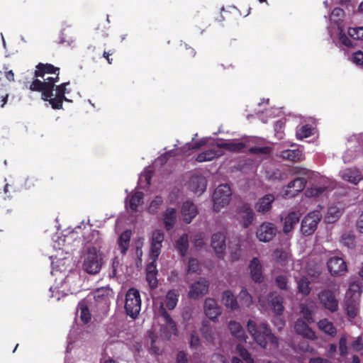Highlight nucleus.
Segmentation results:
<instances>
[{
    "label": "nucleus",
    "mask_w": 363,
    "mask_h": 363,
    "mask_svg": "<svg viewBox=\"0 0 363 363\" xmlns=\"http://www.w3.org/2000/svg\"><path fill=\"white\" fill-rule=\"evenodd\" d=\"M268 298L270 306L275 314L277 315H281L284 310L283 306L284 298L276 292H272L269 294Z\"/></svg>",
    "instance_id": "obj_25"
},
{
    "label": "nucleus",
    "mask_w": 363,
    "mask_h": 363,
    "mask_svg": "<svg viewBox=\"0 0 363 363\" xmlns=\"http://www.w3.org/2000/svg\"><path fill=\"white\" fill-rule=\"evenodd\" d=\"M58 82L57 77H48L42 82L38 79H35L30 84L29 89L33 91L41 92V98L46 101L48 98L53 96L55 84Z\"/></svg>",
    "instance_id": "obj_5"
},
{
    "label": "nucleus",
    "mask_w": 363,
    "mask_h": 363,
    "mask_svg": "<svg viewBox=\"0 0 363 363\" xmlns=\"http://www.w3.org/2000/svg\"><path fill=\"white\" fill-rule=\"evenodd\" d=\"M249 267L252 280L257 283L262 282L264 277L262 275V267L259 260L257 257H254L251 260Z\"/></svg>",
    "instance_id": "obj_24"
},
{
    "label": "nucleus",
    "mask_w": 363,
    "mask_h": 363,
    "mask_svg": "<svg viewBox=\"0 0 363 363\" xmlns=\"http://www.w3.org/2000/svg\"><path fill=\"white\" fill-rule=\"evenodd\" d=\"M177 156V152L175 150H170L169 152H165L162 155L160 156V165H162L167 163L171 158H174Z\"/></svg>",
    "instance_id": "obj_55"
},
{
    "label": "nucleus",
    "mask_w": 363,
    "mask_h": 363,
    "mask_svg": "<svg viewBox=\"0 0 363 363\" xmlns=\"http://www.w3.org/2000/svg\"><path fill=\"white\" fill-rule=\"evenodd\" d=\"M69 84V82H64L60 84V85L55 86L54 90H55V96L50 98H48L46 101H48L51 105L53 109H61L62 108V104L65 101H68V99L65 97V94L67 93V85Z\"/></svg>",
    "instance_id": "obj_9"
},
{
    "label": "nucleus",
    "mask_w": 363,
    "mask_h": 363,
    "mask_svg": "<svg viewBox=\"0 0 363 363\" xmlns=\"http://www.w3.org/2000/svg\"><path fill=\"white\" fill-rule=\"evenodd\" d=\"M301 313L303 315V319L308 323H313V312L315 308V305L313 301L306 302L301 304Z\"/></svg>",
    "instance_id": "obj_32"
},
{
    "label": "nucleus",
    "mask_w": 363,
    "mask_h": 363,
    "mask_svg": "<svg viewBox=\"0 0 363 363\" xmlns=\"http://www.w3.org/2000/svg\"><path fill=\"white\" fill-rule=\"evenodd\" d=\"M326 190L325 186H313L311 189H307L306 194L307 196H318Z\"/></svg>",
    "instance_id": "obj_52"
},
{
    "label": "nucleus",
    "mask_w": 363,
    "mask_h": 363,
    "mask_svg": "<svg viewBox=\"0 0 363 363\" xmlns=\"http://www.w3.org/2000/svg\"><path fill=\"white\" fill-rule=\"evenodd\" d=\"M340 174L342 179L353 184H357L363 179L362 173L355 167L345 169Z\"/></svg>",
    "instance_id": "obj_21"
},
{
    "label": "nucleus",
    "mask_w": 363,
    "mask_h": 363,
    "mask_svg": "<svg viewBox=\"0 0 363 363\" xmlns=\"http://www.w3.org/2000/svg\"><path fill=\"white\" fill-rule=\"evenodd\" d=\"M200 269L199 261L195 258H191L188 264L189 272H197Z\"/></svg>",
    "instance_id": "obj_57"
},
{
    "label": "nucleus",
    "mask_w": 363,
    "mask_h": 363,
    "mask_svg": "<svg viewBox=\"0 0 363 363\" xmlns=\"http://www.w3.org/2000/svg\"><path fill=\"white\" fill-rule=\"evenodd\" d=\"M295 279L297 284L298 292L303 296L309 295L311 288L308 279L305 276H301L300 277H296Z\"/></svg>",
    "instance_id": "obj_35"
},
{
    "label": "nucleus",
    "mask_w": 363,
    "mask_h": 363,
    "mask_svg": "<svg viewBox=\"0 0 363 363\" xmlns=\"http://www.w3.org/2000/svg\"><path fill=\"white\" fill-rule=\"evenodd\" d=\"M349 35L354 40H363V26L358 28H350Z\"/></svg>",
    "instance_id": "obj_51"
},
{
    "label": "nucleus",
    "mask_w": 363,
    "mask_h": 363,
    "mask_svg": "<svg viewBox=\"0 0 363 363\" xmlns=\"http://www.w3.org/2000/svg\"><path fill=\"white\" fill-rule=\"evenodd\" d=\"M223 155L221 152H218L214 150H208L203 152L200 153L197 157L196 161L199 162H203L206 161H211L213 159Z\"/></svg>",
    "instance_id": "obj_46"
},
{
    "label": "nucleus",
    "mask_w": 363,
    "mask_h": 363,
    "mask_svg": "<svg viewBox=\"0 0 363 363\" xmlns=\"http://www.w3.org/2000/svg\"><path fill=\"white\" fill-rule=\"evenodd\" d=\"M216 146L218 148L225 149L230 152H240L245 147V144L242 142L229 141L218 143Z\"/></svg>",
    "instance_id": "obj_34"
},
{
    "label": "nucleus",
    "mask_w": 363,
    "mask_h": 363,
    "mask_svg": "<svg viewBox=\"0 0 363 363\" xmlns=\"http://www.w3.org/2000/svg\"><path fill=\"white\" fill-rule=\"evenodd\" d=\"M102 264V257L97 249L89 247L84 257L83 270L89 274H96L100 272Z\"/></svg>",
    "instance_id": "obj_3"
},
{
    "label": "nucleus",
    "mask_w": 363,
    "mask_h": 363,
    "mask_svg": "<svg viewBox=\"0 0 363 363\" xmlns=\"http://www.w3.org/2000/svg\"><path fill=\"white\" fill-rule=\"evenodd\" d=\"M241 304L245 307H250L252 303V298L246 289H242L239 294Z\"/></svg>",
    "instance_id": "obj_49"
},
{
    "label": "nucleus",
    "mask_w": 363,
    "mask_h": 363,
    "mask_svg": "<svg viewBox=\"0 0 363 363\" xmlns=\"http://www.w3.org/2000/svg\"><path fill=\"white\" fill-rule=\"evenodd\" d=\"M301 152L299 150H286L280 152L279 156L284 159L292 162H297L301 160Z\"/></svg>",
    "instance_id": "obj_43"
},
{
    "label": "nucleus",
    "mask_w": 363,
    "mask_h": 363,
    "mask_svg": "<svg viewBox=\"0 0 363 363\" xmlns=\"http://www.w3.org/2000/svg\"><path fill=\"white\" fill-rule=\"evenodd\" d=\"M159 211V201H157V197L155 198L150 204L147 212L150 214H157Z\"/></svg>",
    "instance_id": "obj_60"
},
{
    "label": "nucleus",
    "mask_w": 363,
    "mask_h": 363,
    "mask_svg": "<svg viewBox=\"0 0 363 363\" xmlns=\"http://www.w3.org/2000/svg\"><path fill=\"white\" fill-rule=\"evenodd\" d=\"M306 169L299 167H293L288 169L285 172H280L277 170V172L274 173L276 175V178H278L280 180L286 179L289 177V175H295V174H306Z\"/></svg>",
    "instance_id": "obj_39"
},
{
    "label": "nucleus",
    "mask_w": 363,
    "mask_h": 363,
    "mask_svg": "<svg viewBox=\"0 0 363 363\" xmlns=\"http://www.w3.org/2000/svg\"><path fill=\"white\" fill-rule=\"evenodd\" d=\"M309 323L303 318H298L294 323V331L305 338L315 340L316 338L315 332L308 326Z\"/></svg>",
    "instance_id": "obj_15"
},
{
    "label": "nucleus",
    "mask_w": 363,
    "mask_h": 363,
    "mask_svg": "<svg viewBox=\"0 0 363 363\" xmlns=\"http://www.w3.org/2000/svg\"><path fill=\"white\" fill-rule=\"evenodd\" d=\"M353 350L355 351H360L363 349V343L361 337H357V340H354L351 345Z\"/></svg>",
    "instance_id": "obj_64"
},
{
    "label": "nucleus",
    "mask_w": 363,
    "mask_h": 363,
    "mask_svg": "<svg viewBox=\"0 0 363 363\" xmlns=\"http://www.w3.org/2000/svg\"><path fill=\"white\" fill-rule=\"evenodd\" d=\"M207 182L204 177L193 176L189 180V188L195 194L201 195L206 189Z\"/></svg>",
    "instance_id": "obj_23"
},
{
    "label": "nucleus",
    "mask_w": 363,
    "mask_h": 363,
    "mask_svg": "<svg viewBox=\"0 0 363 363\" xmlns=\"http://www.w3.org/2000/svg\"><path fill=\"white\" fill-rule=\"evenodd\" d=\"M143 199V193L141 191H135L127 197L125 206L130 208L132 211L136 212L138 211V207L141 203Z\"/></svg>",
    "instance_id": "obj_27"
},
{
    "label": "nucleus",
    "mask_w": 363,
    "mask_h": 363,
    "mask_svg": "<svg viewBox=\"0 0 363 363\" xmlns=\"http://www.w3.org/2000/svg\"><path fill=\"white\" fill-rule=\"evenodd\" d=\"M318 298L320 305L331 313L338 310L339 302L333 291L330 289H324L319 292Z\"/></svg>",
    "instance_id": "obj_8"
},
{
    "label": "nucleus",
    "mask_w": 363,
    "mask_h": 363,
    "mask_svg": "<svg viewBox=\"0 0 363 363\" xmlns=\"http://www.w3.org/2000/svg\"><path fill=\"white\" fill-rule=\"evenodd\" d=\"M362 284L359 281H353L350 286L346 294L347 298L359 299L362 293Z\"/></svg>",
    "instance_id": "obj_41"
},
{
    "label": "nucleus",
    "mask_w": 363,
    "mask_h": 363,
    "mask_svg": "<svg viewBox=\"0 0 363 363\" xmlns=\"http://www.w3.org/2000/svg\"><path fill=\"white\" fill-rule=\"evenodd\" d=\"M152 175L153 172L151 170H145L140 177V181L143 182L144 180L147 185H150Z\"/></svg>",
    "instance_id": "obj_61"
},
{
    "label": "nucleus",
    "mask_w": 363,
    "mask_h": 363,
    "mask_svg": "<svg viewBox=\"0 0 363 363\" xmlns=\"http://www.w3.org/2000/svg\"><path fill=\"white\" fill-rule=\"evenodd\" d=\"M132 235L130 230L123 231L118 240V248L122 255H125L129 247V244Z\"/></svg>",
    "instance_id": "obj_33"
},
{
    "label": "nucleus",
    "mask_w": 363,
    "mask_h": 363,
    "mask_svg": "<svg viewBox=\"0 0 363 363\" xmlns=\"http://www.w3.org/2000/svg\"><path fill=\"white\" fill-rule=\"evenodd\" d=\"M204 312L206 315L213 321H216L222 311L216 301L211 298H207L204 302Z\"/></svg>",
    "instance_id": "obj_17"
},
{
    "label": "nucleus",
    "mask_w": 363,
    "mask_h": 363,
    "mask_svg": "<svg viewBox=\"0 0 363 363\" xmlns=\"http://www.w3.org/2000/svg\"><path fill=\"white\" fill-rule=\"evenodd\" d=\"M300 214L298 212L289 213L284 220L283 231L284 233L291 232L294 226L299 222Z\"/></svg>",
    "instance_id": "obj_29"
},
{
    "label": "nucleus",
    "mask_w": 363,
    "mask_h": 363,
    "mask_svg": "<svg viewBox=\"0 0 363 363\" xmlns=\"http://www.w3.org/2000/svg\"><path fill=\"white\" fill-rule=\"evenodd\" d=\"M146 344L148 347V351L151 354H155L156 356L159 354L158 335L156 333L152 330L148 332Z\"/></svg>",
    "instance_id": "obj_30"
},
{
    "label": "nucleus",
    "mask_w": 363,
    "mask_h": 363,
    "mask_svg": "<svg viewBox=\"0 0 363 363\" xmlns=\"http://www.w3.org/2000/svg\"><path fill=\"white\" fill-rule=\"evenodd\" d=\"M358 301L359 299L347 298L345 306L349 317L354 318L357 315L359 305Z\"/></svg>",
    "instance_id": "obj_42"
},
{
    "label": "nucleus",
    "mask_w": 363,
    "mask_h": 363,
    "mask_svg": "<svg viewBox=\"0 0 363 363\" xmlns=\"http://www.w3.org/2000/svg\"><path fill=\"white\" fill-rule=\"evenodd\" d=\"M342 214V208L337 206H330L328 208L327 213L325 216V221L327 223H334L340 218Z\"/></svg>",
    "instance_id": "obj_38"
},
{
    "label": "nucleus",
    "mask_w": 363,
    "mask_h": 363,
    "mask_svg": "<svg viewBox=\"0 0 363 363\" xmlns=\"http://www.w3.org/2000/svg\"><path fill=\"white\" fill-rule=\"evenodd\" d=\"M202 337L206 339V341L211 343H213L215 340V334L213 332V330L207 320H203L202 322V325L200 329Z\"/></svg>",
    "instance_id": "obj_40"
},
{
    "label": "nucleus",
    "mask_w": 363,
    "mask_h": 363,
    "mask_svg": "<svg viewBox=\"0 0 363 363\" xmlns=\"http://www.w3.org/2000/svg\"><path fill=\"white\" fill-rule=\"evenodd\" d=\"M160 317H162L165 321L164 331L161 335L162 337L164 340H169L172 335H177V329L175 323L172 319L170 315L167 313L163 304H160Z\"/></svg>",
    "instance_id": "obj_11"
},
{
    "label": "nucleus",
    "mask_w": 363,
    "mask_h": 363,
    "mask_svg": "<svg viewBox=\"0 0 363 363\" xmlns=\"http://www.w3.org/2000/svg\"><path fill=\"white\" fill-rule=\"evenodd\" d=\"M352 61L358 65H363V52L361 51L356 52L352 56Z\"/></svg>",
    "instance_id": "obj_62"
},
{
    "label": "nucleus",
    "mask_w": 363,
    "mask_h": 363,
    "mask_svg": "<svg viewBox=\"0 0 363 363\" xmlns=\"http://www.w3.org/2000/svg\"><path fill=\"white\" fill-rule=\"evenodd\" d=\"M312 134V129L308 125H303L297 133V136L300 138H307Z\"/></svg>",
    "instance_id": "obj_59"
},
{
    "label": "nucleus",
    "mask_w": 363,
    "mask_h": 363,
    "mask_svg": "<svg viewBox=\"0 0 363 363\" xmlns=\"http://www.w3.org/2000/svg\"><path fill=\"white\" fill-rule=\"evenodd\" d=\"M274 199V196L272 194L264 195L255 203V208L256 211L263 214L269 212L272 208V204Z\"/></svg>",
    "instance_id": "obj_22"
},
{
    "label": "nucleus",
    "mask_w": 363,
    "mask_h": 363,
    "mask_svg": "<svg viewBox=\"0 0 363 363\" xmlns=\"http://www.w3.org/2000/svg\"><path fill=\"white\" fill-rule=\"evenodd\" d=\"M208 281L204 278H200L199 280L191 286L189 295L191 298L196 299L207 294L208 291Z\"/></svg>",
    "instance_id": "obj_19"
},
{
    "label": "nucleus",
    "mask_w": 363,
    "mask_h": 363,
    "mask_svg": "<svg viewBox=\"0 0 363 363\" xmlns=\"http://www.w3.org/2000/svg\"><path fill=\"white\" fill-rule=\"evenodd\" d=\"M77 310L80 313V318L84 323H87L91 318V315L89 309L88 301L86 299L80 301L77 306Z\"/></svg>",
    "instance_id": "obj_37"
},
{
    "label": "nucleus",
    "mask_w": 363,
    "mask_h": 363,
    "mask_svg": "<svg viewBox=\"0 0 363 363\" xmlns=\"http://www.w3.org/2000/svg\"><path fill=\"white\" fill-rule=\"evenodd\" d=\"M271 152V148L267 146L264 147H252L250 149V152L255 155H268Z\"/></svg>",
    "instance_id": "obj_53"
},
{
    "label": "nucleus",
    "mask_w": 363,
    "mask_h": 363,
    "mask_svg": "<svg viewBox=\"0 0 363 363\" xmlns=\"http://www.w3.org/2000/svg\"><path fill=\"white\" fill-rule=\"evenodd\" d=\"M318 326L321 330L328 335H335L336 334V329L333 324L326 319L320 320L318 323Z\"/></svg>",
    "instance_id": "obj_47"
},
{
    "label": "nucleus",
    "mask_w": 363,
    "mask_h": 363,
    "mask_svg": "<svg viewBox=\"0 0 363 363\" xmlns=\"http://www.w3.org/2000/svg\"><path fill=\"white\" fill-rule=\"evenodd\" d=\"M177 220V210L168 208L163 214V223L167 230L173 229Z\"/></svg>",
    "instance_id": "obj_26"
},
{
    "label": "nucleus",
    "mask_w": 363,
    "mask_h": 363,
    "mask_svg": "<svg viewBox=\"0 0 363 363\" xmlns=\"http://www.w3.org/2000/svg\"><path fill=\"white\" fill-rule=\"evenodd\" d=\"M247 329L253 340L262 348L267 349L269 345L274 349L279 347V340L266 322L249 320L247 323Z\"/></svg>",
    "instance_id": "obj_1"
},
{
    "label": "nucleus",
    "mask_w": 363,
    "mask_h": 363,
    "mask_svg": "<svg viewBox=\"0 0 363 363\" xmlns=\"http://www.w3.org/2000/svg\"><path fill=\"white\" fill-rule=\"evenodd\" d=\"M150 250L149 259L151 261L146 267V281L150 287L155 289L157 287L159 281L157 278L158 271L157 269V259L159 257V229L152 231L150 238Z\"/></svg>",
    "instance_id": "obj_2"
},
{
    "label": "nucleus",
    "mask_w": 363,
    "mask_h": 363,
    "mask_svg": "<svg viewBox=\"0 0 363 363\" xmlns=\"http://www.w3.org/2000/svg\"><path fill=\"white\" fill-rule=\"evenodd\" d=\"M176 248L182 257L186 255L189 248V241L187 234H183L176 242Z\"/></svg>",
    "instance_id": "obj_44"
},
{
    "label": "nucleus",
    "mask_w": 363,
    "mask_h": 363,
    "mask_svg": "<svg viewBox=\"0 0 363 363\" xmlns=\"http://www.w3.org/2000/svg\"><path fill=\"white\" fill-rule=\"evenodd\" d=\"M177 294L174 291H169L166 296V307L169 310H172L177 306Z\"/></svg>",
    "instance_id": "obj_48"
},
{
    "label": "nucleus",
    "mask_w": 363,
    "mask_h": 363,
    "mask_svg": "<svg viewBox=\"0 0 363 363\" xmlns=\"http://www.w3.org/2000/svg\"><path fill=\"white\" fill-rule=\"evenodd\" d=\"M287 278L284 275H279L276 278V284L277 286L282 289H287Z\"/></svg>",
    "instance_id": "obj_58"
},
{
    "label": "nucleus",
    "mask_w": 363,
    "mask_h": 363,
    "mask_svg": "<svg viewBox=\"0 0 363 363\" xmlns=\"http://www.w3.org/2000/svg\"><path fill=\"white\" fill-rule=\"evenodd\" d=\"M232 195L231 189L228 184L219 185L213 194V211L219 212L221 208L227 206Z\"/></svg>",
    "instance_id": "obj_6"
},
{
    "label": "nucleus",
    "mask_w": 363,
    "mask_h": 363,
    "mask_svg": "<svg viewBox=\"0 0 363 363\" xmlns=\"http://www.w3.org/2000/svg\"><path fill=\"white\" fill-rule=\"evenodd\" d=\"M141 309L140 294L138 289L130 288L125 295V310L126 314L135 319L139 315Z\"/></svg>",
    "instance_id": "obj_4"
},
{
    "label": "nucleus",
    "mask_w": 363,
    "mask_h": 363,
    "mask_svg": "<svg viewBox=\"0 0 363 363\" xmlns=\"http://www.w3.org/2000/svg\"><path fill=\"white\" fill-rule=\"evenodd\" d=\"M339 33V40L341 43L347 47H352V40L346 35V34L343 32V30L340 28Z\"/></svg>",
    "instance_id": "obj_54"
},
{
    "label": "nucleus",
    "mask_w": 363,
    "mask_h": 363,
    "mask_svg": "<svg viewBox=\"0 0 363 363\" xmlns=\"http://www.w3.org/2000/svg\"><path fill=\"white\" fill-rule=\"evenodd\" d=\"M228 328L232 335L236 337L239 341H246L247 337L242 325L235 320H230L228 323Z\"/></svg>",
    "instance_id": "obj_28"
},
{
    "label": "nucleus",
    "mask_w": 363,
    "mask_h": 363,
    "mask_svg": "<svg viewBox=\"0 0 363 363\" xmlns=\"http://www.w3.org/2000/svg\"><path fill=\"white\" fill-rule=\"evenodd\" d=\"M236 350L239 355L245 360L247 363H252V359L250 357L249 352L244 347L243 345L238 344L236 347Z\"/></svg>",
    "instance_id": "obj_50"
},
{
    "label": "nucleus",
    "mask_w": 363,
    "mask_h": 363,
    "mask_svg": "<svg viewBox=\"0 0 363 363\" xmlns=\"http://www.w3.org/2000/svg\"><path fill=\"white\" fill-rule=\"evenodd\" d=\"M321 218L322 215L318 211L309 213L301 222V230L302 233L305 235H310L313 233Z\"/></svg>",
    "instance_id": "obj_7"
},
{
    "label": "nucleus",
    "mask_w": 363,
    "mask_h": 363,
    "mask_svg": "<svg viewBox=\"0 0 363 363\" xmlns=\"http://www.w3.org/2000/svg\"><path fill=\"white\" fill-rule=\"evenodd\" d=\"M273 257L281 266H285L291 259L290 252L283 248H277L273 252Z\"/></svg>",
    "instance_id": "obj_36"
},
{
    "label": "nucleus",
    "mask_w": 363,
    "mask_h": 363,
    "mask_svg": "<svg viewBox=\"0 0 363 363\" xmlns=\"http://www.w3.org/2000/svg\"><path fill=\"white\" fill-rule=\"evenodd\" d=\"M221 301L226 308L231 311H236L239 308L238 301L230 290L223 292Z\"/></svg>",
    "instance_id": "obj_31"
},
{
    "label": "nucleus",
    "mask_w": 363,
    "mask_h": 363,
    "mask_svg": "<svg viewBox=\"0 0 363 363\" xmlns=\"http://www.w3.org/2000/svg\"><path fill=\"white\" fill-rule=\"evenodd\" d=\"M211 246L214 250L216 255L221 258L225 252V236L223 233L218 232L212 235Z\"/></svg>",
    "instance_id": "obj_14"
},
{
    "label": "nucleus",
    "mask_w": 363,
    "mask_h": 363,
    "mask_svg": "<svg viewBox=\"0 0 363 363\" xmlns=\"http://www.w3.org/2000/svg\"><path fill=\"white\" fill-rule=\"evenodd\" d=\"M60 67H55L52 64L39 62L35 67L34 76L35 77L43 78L45 74H55V77L58 78V82H59L60 81Z\"/></svg>",
    "instance_id": "obj_18"
},
{
    "label": "nucleus",
    "mask_w": 363,
    "mask_h": 363,
    "mask_svg": "<svg viewBox=\"0 0 363 363\" xmlns=\"http://www.w3.org/2000/svg\"><path fill=\"white\" fill-rule=\"evenodd\" d=\"M339 350L341 356L345 357L347 354V337H341L339 342Z\"/></svg>",
    "instance_id": "obj_56"
},
{
    "label": "nucleus",
    "mask_w": 363,
    "mask_h": 363,
    "mask_svg": "<svg viewBox=\"0 0 363 363\" xmlns=\"http://www.w3.org/2000/svg\"><path fill=\"white\" fill-rule=\"evenodd\" d=\"M198 209L196 206L191 201H184L181 207V216L184 223H190L197 216Z\"/></svg>",
    "instance_id": "obj_16"
},
{
    "label": "nucleus",
    "mask_w": 363,
    "mask_h": 363,
    "mask_svg": "<svg viewBox=\"0 0 363 363\" xmlns=\"http://www.w3.org/2000/svg\"><path fill=\"white\" fill-rule=\"evenodd\" d=\"M327 266L332 276H342L347 271L345 261L342 257L337 256L330 257L327 262Z\"/></svg>",
    "instance_id": "obj_10"
},
{
    "label": "nucleus",
    "mask_w": 363,
    "mask_h": 363,
    "mask_svg": "<svg viewBox=\"0 0 363 363\" xmlns=\"http://www.w3.org/2000/svg\"><path fill=\"white\" fill-rule=\"evenodd\" d=\"M277 233V228L273 223H263L258 228L256 235L261 242H269Z\"/></svg>",
    "instance_id": "obj_12"
},
{
    "label": "nucleus",
    "mask_w": 363,
    "mask_h": 363,
    "mask_svg": "<svg viewBox=\"0 0 363 363\" xmlns=\"http://www.w3.org/2000/svg\"><path fill=\"white\" fill-rule=\"evenodd\" d=\"M238 219L244 228H248L254 220V212L249 203H242L237 208Z\"/></svg>",
    "instance_id": "obj_13"
},
{
    "label": "nucleus",
    "mask_w": 363,
    "mask_h": 363,
    "mask_svg": "<svg viewBox=\"0 0 363 363\" xmlns=\"http://www.w3.org/2000/svg\"><path fill=\"white\" fill-rule=\"evenodd\" d=\"M306 184V179L303 177H297L286 186V190L284 195L288 197H294L298 193L302 191Z\"/></svg>",
    "instance_id": "obj_20"
},
{
    "label": "nucleus",
    "mask_w": 363,
    "mask_h": 363,
    "mask_svg": "<svg viewBox=\"0 0 363 363\" xmlns=\"http://www.w3.org/2000/svg\"><path fill=\"white\" fill-rule=\"evenodd\" d=\"M200 345V339L198 335L191 334L190 340V347L192 349H197Z\"/></svg>",
    "instance_id": "obj_63"
},
{
    "label": "nucleus",
    "mask_w": 363,
    "mask_h": 363,
    "mask_svg": "<svg viewBox=\"0 0 363 363\" xmlns=\"http://www.w3.org/2000/svg\"><path fill=\"white\" fill-rule=\"evenodd\" d=\"M340 242L349 249H353L356 246L355 236L352 232L344 233L341 236Z\"/></svg>",
    "instance_id": "obj_45"
}]
</instances>
